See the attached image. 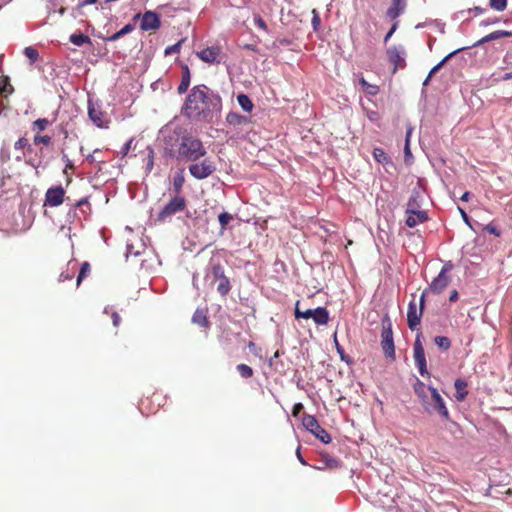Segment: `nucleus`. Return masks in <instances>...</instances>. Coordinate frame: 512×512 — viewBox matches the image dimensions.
<instances>
[{
	"label": "nucleus",
	"mask_w": 512,
	"mask_h": 512,
	"mask_svg": "<svg viewBox=\"0 0 512 512\" xmlns=\"http://www.w3.org/2000/svg\"><path fill=\"white\" fill-rule=\"evenodd\" d=\"M162 133L167 154L179 162H196L207 153L202 141L182 127Z\"/></svg>",
	"instance_id": "1"
},
{
	"label": "nucleus",
	"mask_w": 512,
	"mask_h": 512,
	"mask_svg": "<svg viewBox=\"0 0 512 512\" xmlns=\"http://www.w3.org/2000/svg\"><path fill=\"white\" fill-rule=\"evenodd\" d=\"M222 107L221 97L205 85L192 88L183 107V115L193 121H208Z\"/></svg>",
	"instance_id": "2"
},
{
	"label": "nucleus",
	"mask_w": 512,
	"mask_h": 512,
	"mask_svg": "<svg viewBox=\"0 0 512 512\" xmlns=\"http://www.w3.org/2000/svg\"><path fill=\"white\" fill-rule=\"evenodd\" d=\"M429 397L422 403L424 410L428 414H439L444 420L450 419L449 411L446 407L443 397L438 390L432 386H428Z\"/></svg>",
	"instance_id": "3"
},
{
	"label": "nucleus",
	"mask_w": 512,
	"mask_h": 512,
	"mask_svg": "<svg viewBox=\"0 0 512 512\" xmlns=\"http://www.w3.org/2000/svg\"><path fill=\"white\" fill-rule=\"evenodd\" d=\"M381 347L386 358L395 359V345L393 339L392 322L388 315L382 319Z\"/></svg>",
	"instance_id": "4"
},
{
	"label": "nucleus",
	"mask_w": 512,
	"mask_h": 512,
	"mask_svg": "<svg viewBox=\"0 0 512 512\" xmlns=\"http://www.w3.org/2000/svg\"><path fill=\"white\" fill-rule=\"evenodd\" d=\"M302 424L307 431L313 434L318 440L324 444L331 442V436L329 433L320 426L318 420L313 415H304Z\"/></svg>",
	"instance_id": "5"
},
{
	"label": "nucleus",
	"mask_w": 512,
	"mask_h": 512,
	"mask_svg": "<svg viewBox=\"0 0 512 512\" xmlns=\"http://www.w3.org/2000/svg\"><path fill=\"white\" fill-rule=\"evenodd\" d=\"M188 169L195 179L203 180L216 171V165L210 158H205L201 162H193Z\"/></svg>",
	"instance_id": "6"
},
{
	"label": "nucleus",
	"mask_w": 512,
	"mask_h": 512,
	"mask_svg": "<svg viewBox=\"0 0 512 512\" xmlns=\"http://www.w3.org/2000/svg\"><path fill=\"white\" fill-rule=\"evenodd\" d=\"M422 333L418 332L413 345V357L416 366L418 367L421 376H428L429 372L427 369V362L425 357V351L422 344Z\"/></svg>",
	"instance_id": "7"
},
{
	"label": "nucleus",
	"mask_w": 512,
	"mask_h": 512,
	"mask_svg": "<svg viewBox=\"0 0 512 512\" xmlns=\"http://www.w3.org/2000/svg\"><path fill=\"white\" fill-rule=\"evenodd\" d=\"M186 208V200L184 197L175 196L173 197L159 212L158 220L165 221L167 218L172 217L178 212L183 211Z\"/></svg>",
	"instance_id": "8"
},
{
	"label": "nucleus",
	"mask_w": 512,
	"mask_h": 512,
	"mask_svg": "<svg viewBox=\"0 0 512 512\" xmlns=\"http://www.w3.org/2000/svg\"><path fill=\"white\" fill-rule=\"evenodd\" d=\"M88 116L96 126L100 128L107 127L109 121L106 114L102 111L101 106L91 99L88 101Z\"/></svg>",
	"instance_id": "9"
},
{
	"label": "nucleus",
	"mask_w": 512,
	"mask_h": 512,
	"mask_svg": "<svg viewBox=\"0 0 512 512\" xmlns=\"http://www.w3.org/2000/svg\"><path fill=\"white\" fill-rule=\"evenodd\" d=\"M389 61L394 64L393 72L405 66V50L402 46H392L387 50Z\"/></svg>",
	"instance_id": "10"
},
{
	"label": "nucleus",
	"mask_w": 512,
	"mask_h": 512,
	"mask_svg": "<svg viewBox=\"0 0 512 512\" xmlns=\"http://www.w3.org/2000/svg\"><path fill=\"white\" fill-rule=\"evenodd\" d=\"M225 277L224 268L220 263H210L206 268L205 282L213 286L217 281Z\"/></svg>",
	"instance_id": "11"
},
{
	"label": "nucleus",
	"mask_w": 512,
	"mask_h": 512,
	"mask_svg": "<svg viewBox=\"0 0 512 512\" xmlns=\"http://www.w3.org/2000/svg\"><path fill=\"white\" fill-rule=\"evenodd\" d=\"M159 15L153 11H146L141 18L140 28L143 31L157 30L160 27Z\"/></svg>",
	"instance_id": "12"
},
{
	"label": "nucleus",
	"mask_w": 512,
	"mask_h": 512,
	"mask_svg": "<svg viewBox=\"0 0 512 512\" xmlns=\"http://www.w3.org/2000/svg\"><path fill=\"white\" fill-rule=\"evenodd\" d=\"M422 314L423 310L417 308L416 303L414 301H411L408 305L407 311V323L410 330L414 331L418 327L421 321Z\"/></svg>",
	"instance_id": "13"
},
{
	"label": "nucleus",
	"mask_w": 512,
	"mask_h": 512,
	"mask_svg": "<svg viewBox=\"0 0 512 512\" xmlns=\"http://www.w3.org/2000/svg\"><path fill=\"white\" fill-rule=\"evenodd\" d=\"M64 189L61 186L49 188L45 195L46 204L56 207L63 203Z\"/></svg>",
	"instance_id": "14"
},
{
	"label": "nucleus",
	"mask_w": 512,
	"mask_h": 512,
	"mask_svg": "<svg viewBox=\"0 0 512 512\" xmlns=\"http://www.w3.org/2000/svg\"><path fill=\"white\" fill-rule=\"evenodd\" d=\"M406 213L408 214L406 218V225L411 228L428 219V215L424 210H414L408 207Z\"/></svg>",
	"instance_id": "15"
},
{
	"label": "nucleus",
	"mask_w": 512,
	"mask_h": 512,
	"mask_svg": "<svg viewBox=\"0 0 512 512\" xmlns=\"http://www.w3.org/2000/svg\"><path fill=\"white\" fill-rule=\"evenodd\" d=\"M220 54V48L216 46L207 47L199 52H197V56L206 63L212 64L215 62H219L218 56Z\"/></svg>",
	"instance_id": "16"
},
{
	"label": "nucleus",
	"mask_w": 512,
	"mask_h": 512,
	"mask_svg": "<svg viewBox=\"0 0 512 512\" xmlns=\"http://www.w3.org/2000/svg\"><path fill=\"white\" fill-rule=\"evenodd\" d=\"M450 283V277L439 272L436 278L430 284L429 290L435 294L441 293Z\"/></svg>",
	"instance_id": "17"
},
{
	"label": "nucleus",
	"mask_w": 512,
	"mask_h": 512,
	"mask_svg": "<svg viewBox=\"0 0 512 512\" xmlns=\"http://www.w3.org/2000/svg\"><path fill=\"white\" fill-rule=\"evenodd\" d=\"M504 37H512V31L496 30L476 41L472 47H479L485 43L495 41Z\"/></svg>",
	"instance_id": "18"
},
{
	"label": "nucleus",
	"mask_w": 512,
	"mask_h": 512,
	"mask_svg": "<svg viewBox=\"0 0 512 512\" xmlns=\"http://www.w3.org/2000/svg\"><path fill=\"white\" fill-rule=\"evenodd\" d=\"M406 8V0H392L390 7L387 9V17L391 20L398 18Z\"/></svg>",
	"instance_id": "19"
},
{
	"label": "nucleus",
	"mask_w": 512,
	"mask_h": 512,
	"mask_svg": "<svg viewBox=\"0 0 512 512\" xmlns=\"http://www.w3.org/2000/svg\"><path fill=\"white\" fill-rule=\"evenodd\" d=\"M312 319L317 325H326L329 321V312L324 307H317L313 309Z\"/></svg>",
	"instance_id": "20"
},
{
	"label": "nucleus",
	"mask_w": 512,
	"mask_h": 512,
	"mask_svg": "<svg viewBox=\"0 0 512 512\" xmlns=\"http://www.w3.org/2000/svg\"><path fill=\"white\" fill-rule=\"evenodd\" d=\"M454 387H455V390H456V394H455V398L457 401H463L468 392L466 390L467 388V382L463 379H456L455 382H454Z\"/></svg>",
	"instance_id": "21"
},
{
	"label": "nucleus",
	"mask_w": 512,
	"mask_h": 512,
	"mask_svg": "<svg viewBox=\"0 0 512 512\" xmlns=\"http://www.w3.org/2000/svg\"><path fill=\"white\" fill-rule=\"evenodd\" d=\"M134 25L131 24V23H128L126 24L122 29H120L119 31H117L116 33L112 34L111 36L109 37H106L105 38V41L106 42H114V41H117L118 39H120L121 37H123L124 35L126 34H129L130 32H132L134 30Z\"/></svg>",
	"instance_id": "22"
},
{
	"label": "nucleus",
	"mask_w": 512,
	"mask_h": 512,
	"mask_svg": "<svg viewBox=\"0 0 512 512\" xmlns=\"http://www.w3.org/2000/svg\"><path fill=\"white\" fill-rule=\"evenodd\" d=\"M185 182V176L183 170H178L173 177V191L179 194Z\"/></svg>",
	"instance_id": "23"
},
{
	"label": "nucleus",
	"mask_w": 512,
	"mask_h": 512,
	"mask_svg": "<svg viewBox=\"0 0 512 512\" xmlns=\"http://www.w3.org/2000/svg\"><path fill=\"white\" fill-rule=\"evenodd\" d=\"M469 47H461V48H458L452 52H450L448 55H446L438 64H436L429 72L430 75H433L435 74L437 71H439L441 69V67L448 61L450 60L453 56H455L456 54H458L459 52L461 51H464L466 49H468Z\"/></svg>",
	"instance_id": "24"
},
{
	"label": "nucleus",
	"mask_w": 512,
	"mask_h": 512,
	"mask_svg": "<svg viewBox=\"0 0 512 512\" xmlns=\"http://www.w3.org/2000/svg\"><path fill=\"white\" fill-rule=\"evenodd\" d=\"M69 39L72 44L78 47L84 44H91V39L83 33H73Z\"/></svg>",
	"instance_id": "25"
},
{
	"label": "nucleus",
	"mask_w": 512,
	"mask_h": 512,
	"mask_svg": "<svg viewBox=\"0 0 512 512\" xmlns=\"http://www.w3.org/2000/svg\"><path fill=\"white\" fill-rule=\"evenodd\" d=\"M189 85H190V71H189L188 67L186 66L182 73L181 82L178 86L179 94L185 93L188 90Z\"/></svg>",
	"instance_id": "26"
},
{
	"label": "nucleus",
	"mask_w": 512,
	"mask_h": 512,
	"mask_svg": "<svg viewBox=\"0 0 512 512\" xmlns=\"http://www.w3.org/2000/svg\"><path fill=\"white\" fill-rule=\"evenodd\" d=\"M226 121L230 125L240 126L246 122V117L236 112H229L226 116Z\"/></svg>",
	"instance_id": "27"
},
{
	"label": "nucleus",
	"mask_w": 512,
	"mask_h": 512,
	"mask_svg": "<svg viewBox=\"0 0 512 512\" xmlns=\"http://www.w3.org/2000/svg\"><path fill=\"white\" fill-rule=\"evenodd\" d=\"M373 157L380 164L386 165L391 163V158L382 148H374Z\"/></svg>",
	"instance_id": "28"
},
{
	"label": "nucleus",
	"mask_w": 512,
	"mask_h": 512,
	"mask_svg": "<svg viewBox=\"0 0 512 512\" xmlns=\"http://www.w3.org/2000/svg\"><path fill=\"white\" fill-rule=\"evenodd\" d=\"M237 101H238V104L240 105V107L244 111H246V112L252 111L254 105H253L251 99L246 94H239L237 96Z\"/></svg>",
	"instance_id": "29"
},
{
	"label": "nucleus",
	"mask_w": 512,
	"mask_h": 512,
	"mask_svg": "<svg viewBox=\"0 0 512 512\" xmlns=\"http://www.w3.org/2000/svg\"><path fill=\"white\" fill-rule=\"evenodd\" d=\"M192 322L198 324L201 327H206L208 325V320L204 311L197 309L192 317Z\"/></svg>",
	"instance_id": "30"
},
{
	"label": "nucleus",
	"mask_w": 512,
	"mask_h": 512,
	"mask_svg": "<svg viewBox=\"0 0 512 512\" xmlns=\"http://www.w3.org/2000/svg\"><path fill=\"white\" fill-rule=\"evenodd\" d=\"M428 387L425 386L423 382L418 381L414 387L415 393L418 398L421 400V404L429 397L427 394Z\"/></svg>",
	"instance_id": "31"
},
{
	"label": "nucleus",
	"mask_w": 512,
	"mask_h": 512,
	"mask_svg": "<svg viewBox=\"0 0 512 512\" xmlns=\"http://www.w3.org/2000/svg\"><path fill=\"white\" fill-rule=\"evenodd\" d=\"M434 343L439 349L443 351H447L451 347V340L446 336H436L434 338Z\"/></svg>",
	"instance_id": "32"
},
{
	"label": "nucleus",
	"mask_w": 512,
	"mask_h": 512,
	"mask_svg": "<svg viewBox=\"0 0 512 512\" xmlns=\"http://www.w3.org/2000/svg\"><path fill=\"white\" fill-rule=\"evenodd\" d=\"M217 291L222 295L226 296L230 291V282L229 279L225 276L221 280L217 281Z\"/></svg>",
	"instance_id": "33"
},
{
	"label": "nucleus",
	"mask_w": 512,
	"mask_h": 512,
	"mask_svg": "<svg viewBox=\"0 0 512 512\" xmlns=\"http://www.w3.org/2000/svg\"><path fill=\"white\" fill-rule=\"evenodd\" d=\"M236 370L238 371L240 376L244 379H248L253 376V369L246 364H238L236 366Z\"/></svg>",
	"instance_id": "34"
},
{
	"label": "nucleus",
	"mask_w": 512,
	"mask_h": 512,
	"mask_svg": "<svg viewBox=\"0 0 512 512\" xmlns=\"http://www.w3.org/2000/svg\"><path fill=\"white\" fill-rule=\"evenodd\" d=\"M299 304H300V302L297 301L296 305H295V317L297 319H299V318H303V319H310V318H312L313 317V309H307L305 311H301L299 309Z\"/></svg>",
	"instance_id": "35"
},
{
	"label": "nucleus",
	"mask_w": 512,
	"mask_h": 512,
	"mask_svg": "<svg viewBox=\"0 0 512 512\" xmlns=\"http://www.w3.org/2000/svg\"><path fill=\"white\" fill-rule=\"evenodd\" d=\"M24 55L30 60V62L33 64L39 59V53L38 51L32 47H26L23 51Z\"/></svg>",
	"instance_id": "36"
},
{
	"label": "nucleus",
	"mask_w": 512,
	"mask_h": 512,
	"mask_svg": "<svg viewBox=\"0 0 512 512\" xmlns=\"http://www.w3.org/2000/svg\"><path fill=\"white\" fill-rule=\"evenodd\" d=\"M90 272V264L88 262H83L80 267V271L77 277V286L80 285L82 280L88 275Z\"/></svg>",
	"instance_id": "37"
},
{
	"label": "nucleus",
	"mask_w": 512,
	"mask_h": 512,
	"mask_svg": "<svg viewBox=\"0 0 512 512\" xmlns=\"http://www.w3.org/2000/svg\"><path fill=\"white\" fill-rule=\"evenodd\" d=\"M489 6L495 11L502 12L507 7V0H489Z\"/></svg>",
	"instance_id": "38"
},
{
	"label": "nucleus",
	"mask_w": 512,
	"mask_h": 512,
	"mask_svg": "<svg viewBox=\"0 0 512 512\" xmlns=\"http://www.w3.org/2000/svg\"><path fill=\"white\" fill-rule=\"evenodd\" d=\"M233 219V216L228 212H223L219 214L218 220L221 226V231H224L226 229V226L228 223Z\"/></svg>",
	"instance_id": "39"
},
{
	"label": "nucleus",
	"mask_w": 512,
	"mask_h": 512,
	"mask_svg": "<svg viewBox=\"0 0 512 512\" xmlns=\"http://www.w3.org/2000/svg\"><path fill=\"white\" fill-rule=\"evenodd\" d=\"M334 341H335V345H336V350L340 356V359L344 362H346L347 364H350L352 363V360L351 358L345 353L344 349L342 346L339 345L337 339H336V335L334 336Z\"/></svg>",
	"instance_id": "40"
},
{
	"label": "nucleus",
	"mask_w": 512,
	"mask_h": 512,
	"mask_svg": "<svg viewBox=\"0 0 512 512\" xmlns=\"http://www.w3.org/2000/svg\"><path fill=\"white\" fill-rule=\"evenodd\" d=\"M14 148L16 150H22V149H25L27 148L28 151H32V147L31 145H29L28 143V140L25 138V137H21L19 138L15 144H14Z\"/></svg>",
	"instance_id": "41"
},
{
	"label": "nucleus",
	"mask_w": 512,
	"mask_h": 512,
	"mask_svg": "<svg viewBox=\"0 0 512 512\" xmlns=\"http://www.w3.org/2000/svg\"><path fill=\"white\" fill-rule=\"evenodd\" d=\"M145 161L146 171L151 172L154 166V151L150 147L148 148V155Z\"/></svg>",
	"instance_id": "42"
},
{
	"label": "nucleus",
	"mask_w": 512,
	"mask_h": 512,
	"mask_svg": "<svg viewBox=\"0 0 512 512\" xmlns=\"http://www.w3.org/2000/svg\"><path fill=\"white\" fill-rule=\"evenodd\" d=\"M50 124L49 120L46 118H39L36 121L33 122V128L37 129L38 131H43L47 128V126Z\"/></svg>",
	"instance_id": "43"
},
{
	"label": "nucleus",
	"mask_w": 512,
	"mask_h": 512,
	"mask_svg": "<svg viewBox=\"0 0 512 512\" xmlns=\"http://www.w3.org/2000/svg\"><path fill=\"white\" fill-rule=\"evenodd\" d=\"M51 140V137L48 135H35L34 144H44L45 146H48L50 145Z\"/></svg>",
	"instance_id": "44"
},
{
	"label": "nucleus",
	"mask_w": 512,
	"mask_h": 512,
	"mask_svg": "<svg viewBox=\"0 0 512 512\" xmlns=\"http://www.w3.org/2000/svg\"><path fill=\"white\" fill-rule=\"evenodd\" d=\"M0 90L3 93H12L13 92V87L8 82V78L7 77L5 79H1L0 80Z\"/></svg>",
	"instance_id": "45"
},
{
	"label": "nucleus",
	"mask_w": 512,
	"mask_h": 512,
	"mask_svg": "<svg viewBox=\"0 0 512 512\" xmlns=\"http://www.w3.org/2000/svg\"><path fill=\"white\" fill-rule=\"evenodd\" d=\"M182 42H183V40H181V41L177 42V43H176V44H174V45H171V46L166 47V49H165V55H172V54H176V53H178V52H179V50H180V47H181V45H182Z\"/></svg>",
	"instance_id": "46"
},
{
	"label": "nucleus",
	"mask_w": 512,
	"mask_h": 512,
	"mask_svg": "<svg viewBox=\"0 0 512 512\" xmlns=\"http://www.w3.org/2000/svg\"><path fill=\"white\" fill-rule=\"evenodd\" d=\"M312 14H313V17H312L311 23H312L313 29L315 31H317L320 26V23H321L320 16H319L317 10H315V9L312 10Z\"/></svg>",
	"instance_id": "47"
},
{
	"label": "nucleus",
	"mask_w": 512,
	"mask_h": 512,
	"mask_svg": "<svg viewBox=\"0 0 512 512\" xmlns=\"http://www.w3.org/2000/svg\"><path fill=\"white\" fill-rule=\"evenodd\" d=\"M324 460L326 466L330 468H337L339 466V461L333 457L325 456Z\"/></svg>",
	"instance_id": "48"
},
{
	"label": "nucleus",
	"mask_w": 512,
	"mask_h": 512,
	"mask_svg": "<svg viewBox=\"0 0 512 512\" xmlns=\"http://www.w3.org/2000/svg\"><path fill=\"white\" fill-rule=\"evenodd\" d=\"M132 142H133V139H129L121 148L120 150V154L122 157L126 156L128 154V152L130 151L131 149V145H132Z\"/></svg>",
	"instance_id": "49"
},
{
	"label": "nucleus",
	"mask_w": 512,
	"mask_h": 512,
	"mask_svg": "<svg viewBox=\"0 0 512 512\" xmlns=\"http://www.w3.org/2000/svg\"><path fill=\"white\" fill-rule=\"evenodd\" d=\"M254 23L256 26H258L260 29L266 31L267 30V25L265 23V21L260 17V16H256L254 18Z\"/></svg>",
	"instance_id": "50"
},
{
	"label": "nucleus",
	"mask_w": 512,
	"mask_h": 512,
	"mask_svg": "<svg viewBox=\"0 0 512 512\" xmlns=\"http://www.w3.org/2000/svg\"><path fill=\"white\" fill-rule=\"evenodd\" d=\"M141 254L140 251H135L132 244H127L126 247V257H129L130 255L139 256Z\"/></svg>",
	"instance_id": "51"
},
{
	"label": "nucleus",
	"mask_w": 512,
	"mask_h": 512,
	"mask_svg": "<svg viewBox=\"0 0 512 512\" xmlns=\"http://www.w3.org/2000/svg\"><path fill=\"white\" fill-rule=\"evenodd\" d=\"M398 27V23L395 22L392 27L390 28V30L388 31V33L385 35L384 37V42L387 43L388 40L392 37V35L394 34V32L396 31Z\"/></svg>",
	"instance_id": "52"
},
{
	"label": "nucleus",
	"mask_w": 512,
	"mask_h": 512,
	"mask_svg": "<svg viewBox=\"0 0 512 512\" xmlns=\"http://www.w3.org/2000/svg\"><path fill=\"white\" fill-rule=\"evenodd\" d=\"M62 160L65 162V170L74 168L72 161L68 158L66 154L62 155Z\"/></svg>",
	"instance_id": "53"
},
{
	"label": "nucleus",
	"mask_w": 512,
	"mask_h": 512,
	"mask_svg": "<svg viewBox=\"0 0 512 512\" xmlns=\"http://www.w3.org/2000/svg\"><path fill=\"white\" fill-rule=\"evenodd\" d=\"M485 230L488 231L489 233L495 235V236H500V232L497 230V228L491 224H488L486 227H485Z\"/></svg>",
	"instance_id": "54"
},
{
	"label": "nucleus",
	"mask_w": 512,
	"mask_h": 512,
	"mask_svg": "<svg viewBox=\"0 0 512 512\" xmlns=\"http://www.w3.org/2000/svg\"><path fill=\"white\" fill-rule=\"evenodd\" d=\"M100 150L99 149H95L93 153L91 154H88L86 156V160L89 162V163H94L96 162V157H95V154L99 153Z\"/></svg>",
	"instance_id": "55"
},
{
	"label": "nucleus",
	"mask_w": 512,
	"mask_h": 512,
	"mask_svg": "<svg viewBox=\"0 0 512 512\" xmlns=\"http://www.w3.org/2000/svg\"><path fill=\"white\" fill-rule=\"evenodd\" d=\"M70 279H72V274H70L68 272H62L59 276V280L62 282L70 280Z\"/></svg>",
	"instance_id": "56"
},
{
	"label": "nucleus",
	"mask_w": 512,
	"mask_h": 512,
	"mask_svg": "<svg viewBox=\"0 0 512 512\" xmlns=\"http://www.w3.org/2000/svg\"><path fill=\"white\" fill-rule=\"evenodd\" d=\"M453 265L451 262H447L444 264L440 272H444V275H447V273L452 269Z\"/></svg>",
	"instance_id": "57"
},
{
	"label": "nucleus",
	"mask_w": 512,
	"mask_h": 512,
	"mask_svg": "<svg viewBox=\"0 0 512 512\" xmlns=\"http://www.w3.org/2000/svg\"><path fill=\"white\" fill-rule=\"evenodd\" d=\"M112 320H113V325L117 327L119 325V323H120V316H119V314L114 312L112 314Z\"/></svg>",
	"instance_id": "58"
},
{
	"label": "nucleus",
	"mask_w": 512,
	"mask_h": 512,
	"mask_svg": "<svg viewBox=\"0 0 512 512\" xmlns=\"http://www.w3.org/2000/svg\"><path fill=\"white\" fill-rule=\"evenodd\" d=\"M425 296H426V291H424L421 296H420V300H419V308L421 310L424 309V305H425Z\"/></svg>",
	"instance_id": "59"
},
{
	"label": "nucleus",
	"mask_w": 512,
	"mask_h": 512,
	"mask_svg": "<svg viewBox=\"0 0 512 512\" xmlns=\"http://www.w3.org/2000/svg\"><path fill=\"white\" fill-rule=\"evenodd\" d=\"M459 211H460L461 216H462L463 220L465 221V223L470 225L469 217H468L467 213L465 212V210H463L462 208H459Z\"/></svg>",
	"instance_id": "60"
},
{
	"label": "nucleus",
	"mask_w": 512,
	"mask_h": 512,
	"mask_svg": "<svg viewBox=\"0 0 512 512\" xmlns=\"http://www.w3.org/2000/svg\"><path fill=\"white\" fill-rule=\"evenodd\" d=\"M405 157H408L411 155L410 148H409V140L405 139V147H404Z\"/></svg>",
	"instance_id": "61"
},
{
	"label": "nucleus",
	"mask_w": 512,
	"mask_h": 512,
	"mask_svg": "<svg viewBox=\"0 0 512 512\" xmlns=\"http://www.w3.org/2000/svg\"><path fill=\"white\" fill-rule=\"evenodd\" d=\"M296 455L301 464L307 465L306 461L304 460V458L302 457V455L300 453V447L297 448Z\"/></svg>",
	"instance_id": "62"
},
{
	"label": "nucleus",
	"mask_w": 512,
	"mask_h": 512,
	"mask_svg": "<svg viewBox=\"0 0 512 512\" xmlns=\"http://www.w3.org/2000/svg\"><path fill=\"white\" fill-rule=\"evenodd\" d=\"M458 299V292L456 290L451 291L449 300L454 302Z\"/></svg>",
	"instance_id": "63"
},
{
	"label": "nucleus",
	"mask_w": 512,
	"mask_h": 512,
	"mask_svg": "<svg viewBox=\"0 0 512 512\" xmlns=\"http://www.w3.org/2000/svg\"><path fill=\"white\" fill-rule=\"evenodd\" d=\"M472 11H474L475 15H481L484 13L485 9L476 6L472 9Z\"/></svg>",
	"instance_id": "64"
}]
</instances>
